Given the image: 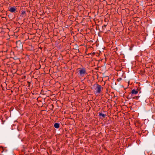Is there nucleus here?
<instances>
[{
    "instance_id": "obj_1",
    "label": "nucleus",
    "mask_w": 155,
    "mask_h": 155,
    "mask_svg": "<svg viewBox=\"0 0 155 155\" xmlns=\"http://www.w3.org/2000/svg\"><path fill=\"white\" fill-rule=\"evenodd\" d=\"M91 89L93 90L94 93L96 95L101 93L103 90V87L97 83L94 84Z\"/></svg>"
},
{
    "instance_id": "obj_2",
    "label": "nucleus",
    "mask_w": 155,
    "mask_h": 155,
    "mask_svg": "<svg viewBox=\"0 0 155 155\" xmlns=\"http://www.w3.org/2000/svg\"><path fill=\"white\" fill-rule=\"evenodd\" d=\"M78 70H79V74L81 77H84L87 74L86 70L84 68H79Z\"/></svg>"
},
{
    "instance_id": "obj_3",
    "label": "nucleus",
    "mask_w": 155,
    "mask_h": 155,
    "mask_svg": "<svg viewBox=\"0 0 155 155\" xmlns=\"http://www.w3.org/2000/svg\"><path fill=\"white\" fill-rule=\"evenodd\" d=\"M17 10V8L15 6H13L9 8V11L11 12H15Z\"/></svg>"
},
{
    "instance_id": "obj_4",
    "label": "nucleus",
    "mask_w": 155,
    "mask_h": 155,
    "mask_svg": "<svg viewBox=\"0 0 155 155\" xmlns=\"http://www.w3.org/2000/svg\"><path fill=\"white\" fill-rule=\"evenodd\" d=\"M98 115L100 118H104L106 116V115L102 114L101 112H99L98 113Z\"/></svg>"
},
{
    "instance_id": "obj_5",
    "label": "nucleus",
    "mask_w": 155,
    "mask_h": 155,
    "mask_svg": "<svg viewBox=\"0 0 155 155\" xmlns=\"http://www.w3.org/2000/svg\"><path fill=\"white\" fill-rule=\"evenodd\" d=\"M138 93V91L137 90H136L135 89H133L131 91V93L132 94H136Z\"/></svg>"
},
{
    "instance_id": "obj_6",
    "label": "nucleus",
    "mask_w": 155,
    "mask_h": 155,
    "mask_svg": "<svg viewBox=\"0 0 155 155\" xmlns=\"http://www.w3.org/2000/svg\"><path fill=\"white\" fill-rule=\"evenodd\" d=\"M54 126L56 128H58L59 127V124L58 123H55L54 125Z\"/></svg>"
},
{
    "instance_id": "obj_7",
    "label": "nucleus",
    "mask_w": 155,
    "mask_h": 155,
    "mask_svg": "<svg viewBox=\"0 0 155 155\" xmlns=\"http://www.w3.org/2000/svg\"><path fill=\"white\" fill-rule=\"evenodd\" d=\"M106 25H104V26H102V29L103 30L105 29V28H106Z\"/></svg>"
},
{
    "instance_id": "obj_8",
    "label": "nucleus",
    "mask_w": 155,
    "mask_h": 155,
    "mask_svg": "<svg viewBox=\"0 0 155 155\" xmlns=\"http://www.w3.org/2000/svg\"><path fill=\"white\" fill-rule=\"evenodd\" d=\"M26 13V12L25 11H22V12H21V14L22 15H24Z\"/></svg>"
},
{
    "instance_id": "obj_9",
    "label": "nucleus",
    "mask_w": 155,
    "mask_h": 155,
    "mask_svg": "<svg viewBox=\"0 0 155 155\" xmlns=\"http://www.w3.org/2000/svg\"><path fill=\"white\" fill-rule=\"evenodd\" d=\"M121 80V78H118V79H117V80L118 81H120Z\"/></svg>"
}]
</instances>
